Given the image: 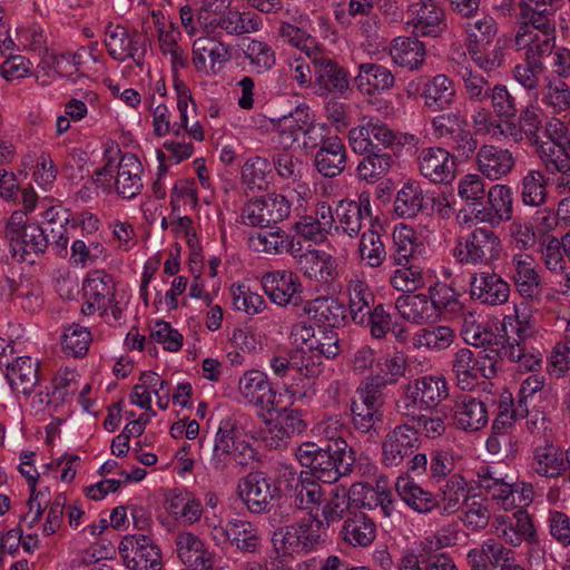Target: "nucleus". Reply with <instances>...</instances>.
<instances>
[{
  "label": "nucleus",
  "mask_w": 570,
  "mask_h": 570,
  "mask_svg": "<svg viewBox=\"0 0 570 570\" xmlns=\"http://www.w3.org/2000/svg\"><path fill=\"white\" fill-rule=\"evenodd\" d=\"M296 459L304 468L325 483H334L353 472L356 454L343 438H330L315 442H304L296 450Z\"/></svg>",
  "instance_id": "nucleus-1"
},
{
  "label": "nucleus",
  "mask_w": 570,
  "mask_h": 570,
  "mask_svg": "<svg viewBox=\"0 0 570 570\" xmlns=\"http://www.w3.org/2000/svg\"><path fill=\"white\" fill-rule=\"evenodd\" d=\"M560 0H520L518 30L512 39L515 50L525 47L553 51L557 39L556 14Z\"/></svg>",
  "instance_id": "nucleus-2"
},
{
  "label": "nucleus",
  "mask_w": 570,
  "mask_h": 570,
  "mask_svg": "<svg viewBox=\"0 0 570 570\" xmlns=\"http://www.w3.org/2000/svg\"><path fill=\"white\" fill-rule=\"evenodd\" d=\"M327 541V528L317 514L309 513L273 532L272 542L278 553L307 554L322 549Z\"/></svg>",
  "instance_id": "nucleus-3"
},
{
  "label": "nucleus",
  "mask_w": 570,
  "mask_h": 570,
  "mask_svg": "<svg viewBox=\"0 0 570 570\" xmlns=\"http://www.w3.org/2000/svg\"><path fill=\"white\" fill-rule=\"evenodd\" d=\"M120 154V149L110 147L105 150L104 159L105 165L95 171V181L104 183L108 181L111 186L110 180L114 177V171L117 169L115 177V187L117 193L122 198H134L142 189L141 173L142 166L134 154L126 153L116 164V156Z\"/></svg>",
  "instance_id": "nucleus-4"
},
{
  "label": "nucleus",
  "mask_w": 570,
  "mask_h": 570,
  "mask_svg": "<svg viewBox=\"0 0 570 570\" xmlns=\"http://www.w3.org/2000/svg\"><path fill=\"white\" fill-rule=\"evenodd\" d=\"M448 395L445 379L422 376L406 384L402 397L396 402V411L402 416L413 417L415 410H435Z\"/></svg>",
  "instance_id": "nucleus-5"
},
{
  "label": "nucleus",
  "mask_w": 570,
  "mask_h": 570,
  "mask_svg": "<svg viewBox=\"0 0 570 570\" xmlns=\"http://www.w3.org/2000/svg\"><path fill=\"white\" fill-rule=\"evenodd\" d=\"M434 135L442 139L456 157L469 158L478 147V140L469 129L468 120L460 111L443 112L432 119Z\"/></svg>",
  "instance_id": "nucleus-6"
},
{
  "label": "nucleus",
  "mask_w": 570,
  "mask_h": 570,
  "mask_svg": "<svg viewBox=\"0 0 570 570\" xmlns=\"http://www.w3.org/2000/svg\"><path fill=\"white\" fill-rule=\"evenodd\" d=\"M502 244L499 236L488 228H475L465 238L459 242L454 255L461 263L480 266H491L499 259Z\"/></svg>",
  "instance_id": "nucleus-7"
},
{
  "label": "nucleus",
  "mask_w": 570,
  "mask_h": 570,
  "mask_svg": "<svg viewBox=\"0 0 570 570\" xmlns=\"http://www.w3.org/2000/svg\"><path fill=\"white\" fill-rule=\"evenodd\" d=\"M119 556L128 570H161L159 547L146 534L125 535L118 546Z\"/></svg>",
  "instance_id": "nucleus-8"
},
{
  "label": "nucleus",
  "mask_w": 570,
  "mask_h": 570,
  "mask_svg": "<svg viewBox=\"0 0 570 570\" xmlns=\"http://www.w3.org/2000/svg\"><path fill=\"white\" fill-rule=\"evenodd\" d=\"M309 60L314 69L315 86L321 96H344L351 90L350 75L336 60L320 50L309 53Z\"/></svg>",
  "instance_id": "nucleus-9"
},
{
  "label": "nucleus",
  "mask_w": 570,
  "mask_h": 570,
  "mask_svg": "<svg viewBox=\"0 0 570 570\" xmlns=\"http://www.w3.org/2000/svg\"><path fill=\"white\" fill-rule=\"evenodd\" d=\"M262 286L268 298L279 305H292L296 308V315L302 312L305 301L302 298V283L297 274L291 271H274L265 273L262 277Z\"/></svg>",
  "instance_id": "nucleus-10"
},
{
  "label": "nucleus",
  "mask_w": 570,
  "mask_h": 570,
  "mask_svg": "<svg viewBox=\"0 0 570 570\" xmlns=\"http://www.w3.org/2000/svg\"><path fill=\"white\" fill-rule=\"evenodd\" d=\"M238 495L252 513L269 512L272 501L278 493L277 487L264 471L249 472L238 482Z\"/></svg>",
  "instance_id": "nucleus-11"
},
{
  "label": "nucleus",
  "mask_w": 570,
  "mask_h": 570,
  "mask_svg": "<svg viewBox=\"0 0 570 570\" xmlns=\"http://www.w3.org/2000/svg\"><path fill=\"white\" fill-rule=\"evenodd\" d=\"M105 46L108 55L116 61L132 59L141 66L146 53L145 39L135 30L129 33L121 24L108 23L105 31Z\"/></svg>",
  "instance_id": "nucleus-12"
},
{
  "label": "nucleus",
  "mask_w": 570,
  "mask_h": 570,
  "mask_svg": "<svg viewBox=\"0 0 570 570\" xmlns=\"http://www.w3.org/2000/svg\"><path fill=\"white\" fill-rule=\"evenodd\" d=\"M291 213V204L283 195L269 194L261 199L250 200L242 213L243 223L248 226L271 227Z\"/></svg>",
  "instance_id": "nucleus-13"
},
{
  "label": "nucleus",
  "mask_w": 570,
  "mask_h": 570,
  "mask_svg": "<svg viewBox=\"0 0 570 570\" xmlns=\"http://www.w3.org/2000/svg\"><path fill=\"white\" fill-rule=\"evenodd\" d=\"M487 204L471 203V214L480 223L491 226L508 222L513 213V193L507 185H494L488 194Z\"/></svg>",
  "instance_id": "nucleus-14"
},
{
  "label": "nucleus",
  "mask_w": 570,
  "mask_h": 570,
  "mask_svg": "<svg viewBox=\"0 0 570 570\" xmlns=\"http://www.w3.org/2000/svg\"><path fill=\"white\" fill-rule=\"evenodd\" d=\"M238 391L247 404L267 414L275 411L277 391L264 372L246 371L238 380Z\"/></svg>",
  "instance_id": "nucleus-15"
},
{
  "label": "nucleus",
  "mask_w": 570,
  "mask_h": 570,
  "mask_svg": "<svg viewBox=\"0 0 570 570\" xmlns=\"http://www.w3.org/2000/svg\"><path fill=\"white\" fill-rule=\"evenodd\" d=\"M420 446V438L414 426L405 423L390 431L382 443V460L386 466L400 465L406 456Z\"/></svg>",
  "instance_id": "nucleus-16"
},
{
  "label": "nucleus",
  "mask_w": 570,
  "mask_h": 570,
  "mask_svg": "<svg viewBox=\"0 0 570 570\" xmlns=\"http://www.w3.org/2000/svg\"><path fill=\"white\" fill-rule=\"evenodd\" d=\"M416 164L420 174L433 184L450 183L455 176L453 156L441 147H425L421 149Z\"/></svg>",
  "instance_id": "nucleus-17"
},
{
  "label": "nucleus",
  "mask_w": 570,
  "mask_h": 570,
  "mask_svg": "<svg viewBox=\"0 0 570 570\" xmlns=\"http://www.w3.org/2000/svg\"><path fill=\"white\" fill-rule=\"evenodd\" d=\"M470 295L482 304L501 305L509 299L510 285L493 271L479 272L471 276Z\"/></svg>",
  "instance_id": "nucleus-18"
},
{
  "label": "nucleus",
  "mask_w": 570,
  "mask_h": 570,
  "mask_svg": "<svg viewBox=\"0 0 570 570\" xmlns=\"http://www.w3.org/2000/svg\"><path fill=\"white\" fill-rule=\"evenodd\" d=\"M435 207V197L424 191L419 181L405 183L396 193L393 212L402 218H413L419 213L429 214Z\"/></svg>",
  "instance_id": "nucleus-19"
},
{
  "label": "nucleus",
  "mask_w": 570,
  "mask_h": 570,
  "mask_svg": "<svg viewBox=\"0 0 570 570\" xmlns=\"http://www.w3.org/2000/svg\"><path fill=\"white\" fill-rule=\"evenodd\" d=\"M178 559L188 570H214V556L204 541L193 532H179L175 537Z\"/></svg>",
  "instance_id": "nucleus-20"
},
{
  "label": "nucleus",
  "mask_w": 570,
  "mask_h": 570,
  "mask_svg": "<svg viewBox=\"0 0 570 570\" xmlns=\"http://www.w3.org/2000/svg\"><path fill=\"white\" fill-rule=\"evenodd\" d=\"M298 312V317L307 316L324 327H340L346 320V306L338 298L317 297L312 301H305Z\"/></svg>",
  "instance_id": "nucleus-21"
},
{
  "label": "nucleus",
  "mask_w": 570,
  "mask_h": 570,
  "mask_svg": "<svg viewBox=\"0 0 570 570\" xmlns=\"http://www.w3.org/2000/svg\"><path fill=\"white\" fill-rule=\"evenodd\" d=\"M347 163V151L343 140L334 135L317 149L314 156V166L318 174L325 178L341 175Z\"/></svg>",
  "instance_id": "nucleus-22"
},
{
  "label": "nucleus",
  "mask_w": 570,
  "mask_h": 570,
  "mask_svg": "<svg viewBox=\"0 0 570 570\" xmlns=\"http://www.w3.org/2000/svg\"><path fill=\"white\" fill-rule=\"evenodd\" d=\"M416 37H438L446 27L443 9L432 0H420L410 7Z\"/></svg>",
  "instance_id": "nucleus-23"
},
{
  "label": "nucleus",
  "mask_w": 570,
  "mask_h": 570,
  "mask_svg": "<svg viewBox=\"0 0 570 570\" xmlns=\"http://www.w3.org/2000/svg\"><path fill=\"white\" fill-rule=\"evenodd\" d=\"M512 279L518 293L531 301H539L542 295L541 278L529 256L515 255L512 258Z\"/></svg>",
  "instance_id": "nucleus-24"
},
{
  "label": "nucleus",
  "mask_w": 570,
  "mask_h": 570,
  "mask_svg": "<svg viewBox=\"0 0 570 570\" xmlns=\"http://www.w3.org/2000/svg\"><path fill=\"white\" fill-rule=\"evenodd\" d=\"M454 425L465 432H476L488 424L484 403L470 395L460 397L453 406Z\"/></svg>",
  "instance_id": "nucleus-25"
},
{
  "label": "nucleus",
  "mask_w": 570,
  "mask_h": 570,
  "mask_svg": "<svg viewBox=\"0 0 570 570\" xmlns=\"http://www.w3.org/2000/svg\"><path fill=\"white\" fill-rule=\"evenodd\" d=\"M355 85L363 95L374 96L392 89L395 85V77L383 65L365 62L358 66Z\"/></svg>",
  "instance_id": "nucleus-26"
},
{
  "label": "nucleus",
  "mask_w": 570,
  "mask_h": 570,
  "mask_svg": "<svg viewBox=\"0 0 570 570\" xmlns=\"http://www.w3.org/2000/svg\"><path fill=\"white\" fill-rule=\"evenodd\" d=\"M476 160L480 171L492 180L507 176L515 165L510 150L493 145L481 146Z\"/></svg>",
  "instance_id": "nucleus-27"
},
{
  "label": "nucleus",
  "mask_w": 570,
  "mask_h": 570,
  "mask_svg": "<svg viewBox=\"0 0 570 570\" xmlns=\"http://www.w3.org/2000/svg\"><path fill=\"white\" fill-rule=\"evenodd\" d=\"M296 268L309 281L327 283L334 278L336 263L327 253L318 249H307L297 256Z\"/></svg>",
  "instance_id": "nucleus-28"
},
{
  "label": "nucleus",
  "mask_w": 570,
  "mask_h": 570,
  "mask_svg": "<svg viewBox=\"0 0 570 570\" xmlns=\"http://www.w3.org/2000/svg\"><path fill=\"white\" fill-rule=\"evenodd\" d=\"M313 472H301L288 490L291 504L298 510H312L324 500V492Z\"/></svg>",
  "instance_id": "nucleus-29"
},
{
  "label": "nucleus",
  "mask_w": 570,
  "mask_h": 570,
  "mask_svg": "<svg viewBox=\"0 0 570 570\" xmlns=\"http://www.w3.org/2000/svg\"><path fill=\"white\" fill-rule=\"evenodd\" d=\"M424 105L432 111L449 109L455 101L456 90L454 82L446 75H436L429 78L422 88Z\"/></svg>",
  "instance_id": "nucleus-30"
},
{
  "label": "nucleus",
  "mask_w": 570,
  "mask_h": 570,
  "mask_svg": "<svg viewBox=\"0 0 570 570\" xmlns=\"http://www.w3.org/2000/svg\"><path fill=\"white\" fill-rule=\"evenodd\" d=\"M259 24L261 21L257 17L228 9L223 11V13L216 14L202 27L207 33H214L217 29H220L228 35L240 36L257 31Z\"/></svg>",
  "instance_id": "nucleus-31"
},
{
  "label": "nucleus",
  "mask_w": 570,
  "mask_h": 570,
  "mask_svg": "<svg viewBox=\"0 0 570 570\" xmlns=\"http://www.w3.org/2000/svg\"><path fill=\"white\" fill-rule=\"evenodd\" d=\"M336 219L343 232L355 237L362 229L364 219L371 218V204L368 197L355 200H341L335 209Z\"/></svg>",
  "instance_id": "nucleus-32"
},
{
  "label": "nucleus",
  "mask_w": 570,
  "mask_h": 570,
  "mask_svg": "<svg viewBox=\"0 0 570 570\" xmlns=\"http://www.w3.org/2000/svg\"><path fill=\"white\" fill-rule=\"evenodd\" d=\"M425 46L417 37H397L392 40L390 56L393 62L410 71L417 70L425 60Z\"/></svg>",
  "instance_id": "nucleus-33"
},
{
  "label": "nucleus",
  "mask_w": 570,
  "mask_h": 570,
  "mask_svg": "<svg viewBox=\"0 0 570 570\" xmlns=\"http://www.w3.org/2000/svg\"><path fill=\"white\" fill-rule=\"evenodd\" d=\"M524 60L513 69L514 79L527 90H534L539 85L540 76L544 71L543 58L552 55V51L539 48L525 47Z\"/></svg>",
  "instance_id": "nucleus-34"
},
{
  "label": "nucleus",
  "mask_w": 570,
  "mask_h": 570,
  "mask_svg": "<svg viewBox=\"0 0 570 570\" xmlns=\"http://www.w3.org/2000/svg\"><path fill=\"white\" fill-rule=\"evenodd\" d=\"M39 363L29 356L18 357L7 366L10 386L24 395L30 394L39 381Z\"/></svg>",
  "instance_id": "nucleus-35"
},
{
  "label": "nucleus",
  "mask_w": 570,
  "mask_h": 570,
  "mask_svg": "<svg viewBox=\"0 0 570 570\" xmlns=\"http://www.w3.org/2000/svg\"><path fill=\"white\" fill-rule=\"evenodd\" d=\"M342 539L353 547H368L376 538V525L365 513L348 517L341 530Z\"/></svg>",
  "instance_id": "nucleus-36"
},
{
  "label": "nucleus",
  "mask_w": 570,
  "mask_h": 570,
  "mask_svg": "<svg viewBox=\"0 0 570 570\" xmlns=\"http://www.w3.org/2000/svg\"><path fill=\"white\" fill-rule=\"evenodd\" d=\"M362 156L356 167V176L367 184H375L385 177L394 163L393 156L376 149L372 153H357Z\"/></svg>",
  "instance_id": "nucleus-37"
},
{
  "label": "nucleus",
  "mask_w": 570,
  "mask_h": 570,
  "mask_svg": "<svg viewBox=\"0 0 570 570\" xmlns=\"http://www.w3.org/2000/svg\"><path fill=\"white\" fill-rule=\"evenodd\" d=\"M370 328V334L375 340H383L387 333H392L397 342H405L407 337L406 330L393 321L392 315L384 308L383 304L373 307L366 313L364 324Z\"/></svg>",
  "instance_id": "nucleus-38"
},
{
  "label": "nucleus",
  "mask_w": 570,
  "mask_h": 570,
  "mask_svg": "<svg viewBox=\"0 0 570 570\" xmlns=\"http://www.w3.org/2000/svg\"><path fill=\"white\" fill-rule=\"evenodd\" d=\"M468 493L465 479L461 474H452L439 490L435 509L443 515L453 514L468 499Z\"/></svg>",
  "instance_id": "nucleus-39"
},
{
  "label": "nucleus",
  "mask_w": 570,
  "mask_h": 570,
  "mask_svg": "<svg viewBox=\"0 0 570 570\" xmlns=\"http://www.w3.org/2000/svg\"><path fill=\"white\" fill-rule=\"evenodd\" d=\"M395 490L403 502L420 513H428L438 505L436 497L421 488L410 476H399Z\"/></svg>",
  "instance_id": "nucleus-40"
},
{
  "label": "nucleus",
  "mask_w": 570,
  "mask_h": 570,
  "mask_svg": "<svg viewBox=\"0 0 570 570\" xmlns=\"http://www.w3.org/2000/svg\"><path fill=\"white\" fill-rule=\"evenodd\" d=\"M225 535L232 546L245 553H255L262 543L258 529L247 520L233 519L227 522Z\"/></svg>",
  "instance_id": "nucleus-41"
},
{
  "label": "nucleus",
  "mask_w": 570,
  "mask_h": 570,
  "mask_svg": "<svg viewBox=\"0 0 570 570\" xmlns=\"http://www.w3.org/2000/svg\"><path fill=\"white\" fill-rule=\"evenodd\" d=\"M564 455L560 448L546 443L534 449L531 468L540 476L557 478L564 471Z\"/></svg>",
  "instance_id": "nucleus-42"
},
{
  "label": "nucleus",
  "mask_w": 570,
  "mask_h": 570,
  "mask_svg": "<svg viewBox=\"0 0 570 570\" xmlns=\"http://www.w3.org/2000/svg\"><path fill=\"white\" fill-rule=\"evenodd\" d=\"M478 361L472 350L462 347L458 350L452 358V372L455 376L458 386L462 391L471 390L481 377Z\"/></svg>",
  "instance_id": "nucleus-43"
},
{
  "label": "nucleus",
  "mask_w": 570,
  "mask_h": 570,
  "mask_svg": "<svg viewBox=\"0 0 570 570\" xmlns=\"http://www.w3.org/2000/svg\"><path fill=\"white\" fill-rule=\"evenodd\" d=\"M115 291L112 276L102 271L90 272L82 284L83 298L94 299L107 309L115 301Z\"/></svg>",
  "instance_id": "nucleus-44"
},
{
  "label": "nucleus",
  "mask_w": 570,
  "mask_h": 570,
  "mask_svg": "<svg viewBox=\"0 0 570 570\" xmlns=\"http://www.w3.org/2000/svg\"><path fill=\"white\" fill-rule=\"evenodd\" d=\"M394 307L402 318L416 325L426 323L433 315L424 294H402L395 299Z\"/></svg>",
  "instance_id": "nucleus-45"
},
{
  "label": "nucleus",
  "mask_w": 570,
  "mask_h": 570,
  "mask_svg": "<svg viewBox=\"0 0 570 570\" xmlns=\"http://www.w3.org/2000/svg\"><path fill=\"white\" fill-rule=\"evenodd\" d=\"M206 57L210 60V68L229 60L228 48L212 38L200 37L193 43V62L197 70H206Z\"/></svg>",
  "instance_id": "nucleus-46"
},
{
  "label": "nucleus",
  "mask_w": 570,
  "mask_h": 570,
  "mask_svg": "<svg viewBox=\"0 0 570 570\" xmlns=\"http://www.w3.org/2000/svg\"><path fill=\"white\" fill-rule=\"evenodd\" d=\"M548 178L541 170H529L521 179L519 193L522 203L525 206L539 207L547 202L548 197Z\"/></svg>",
  "instance_id": "nucleus-47"
},
{
  "label": "nucleus",
  "mask_w": 570,
  "mask_h": 570,
  "mask_svg": "<svg viewBox=\"0 0 570 570\" xmlns=\"http://www.w3.org/2000/svg\"><path fill=\"white\" fill-rule=\"evenodd\" d=\"M534 153L549 174H559L570 164V145L567 142L542 141L534 147Z\"/></svg>",
  "instance_id": "nucleus-48"
},
{
  "label": "nucleus",
  "mask_w": 570,
  "mask_h": 570,
  "mask_svg": "<svg viewBox=\"0 0 570 570\" xmlns=\"http://www.w3.org/2000/svg\"><path fill=\"white\" fill-rule=\"evenodd\" d=\"M350 312L355 324H364L366 313L373 309L375 296L368 285L361 279H353L348 284Z\"/></svg>",
  "instance_id": "nucleus-49"
},
{
  "label": "nucleus",
  "mask_w": 570,
  "mask_h": 570,
  "mask_svg": "<svg viewBox=\"0 0 570 570\" xmlns=\"http://www.w3.org/2000/svg\"><path fill=\"white\" fill-rule=\"evenodd\" d=\"M384 381L379 377L367 376L364 379L356 389L355 395L352 397V403L367 406L370 410L383 412L384 405Z\"/></svg>",
  "instance_id": "nucleus-50"
},
{
  "label": "nucleus",
  "mask_w": 570,
  "mask_h": 570,
  "mask_svg": "<svg viewBox=\"0 0 570 570\" xmlns=\"http://www.w3.org/2000/svg\"><path fill=\"white\" fill-rule=\"evenodd\" d=\"M306 352L301 348L295 353L291 354V357L276 355L273 356L269 361L271 368L275 376L279 379H284L289 375L293 371L304 373L305 375H315L318 372V368L315 366V363L309 365V363L304 362V355Z\"/></svg>",
  "instance_id": "nucleus-51"
},
{
  "label": "nucleus",
  "mask_w": 570,
  "mask_h": 570,
  "mask_svg": "<svg viewBox=\"0 0 570 570\" xmlns=\"http://www.w3.org/2000/svg\"><path fill=\"white\" fill-rule=\"evenodd\" d=\"M455 338L454 331L444 325L421 328L414 336L415 347H428L434 351L448 348Z\"/></svg>",
  "instance_id": "nucleus-52"
},
{
  "label": "nucleus",
  "mask_w": 570,
  "mask_h": 570,
  "mask_svg": "<svg viewBox=\"0 0 570 570\" xmlns=\"http://www.w3.org/2000/svg\"><path fill=\"white\" fill-rule=\"evenodd\" d=\"M352 495L361 494L362 498L358 499L362 507L372 508L373 502L374 505H380L384 515L391 517L395 511V500L392 497V492L387 489L382 488V491L372 490V487L368 484L355 483L351 487Z\"/></svg>",
  "instance_id": "nucleus-53"
},
{
  "label": "nucleus",
  "mask_w": 570,
  "mask_h": 570,
  "mask_svg": "<svg viewBox=\"0 0 570 570\" xmlns=\"http://www.w3.org/2000/svg\"><path fill=\"white\" fill-rule=\"evenodd\" d=\"M403 267L396 269L394 274L391 276V285L396 291L403 293H413L416 289L424 286V268L414 262L405 265L403 263Z\"/></svg>",
  "instance_id": "nucleus-54"
},
{
  "label": "nucleus",
  "mask_w": 570,
  "mask_h": 570,
  "mask_svg": "<svg viewBox=\"0 0 570 570\" xmlns=\"http://www.w3.org/2000/svg\"><path fill=\"white\" fill-rule=\"evenodd\" d=\"M249 237L250 245L267 254H281L288 246V235L279 227H266Z\"/></svg>",
  "instance_id": "nucleus-55"
},
{
  "label": "nucleus",
  "mask_w": 570,
  "mask_h": 570,
  "mask_svg": "<svg viewBox=\"0 0 570 570\" xmlns=\"http://www.w3.org/2000/svg\"><path fill=\"white\" fill-rule=\"evenodd\" d=\"M461 336L466 344L474 347L492 345L495 340L493 332L480 323L472 313L462 317Z\"/></svg>",
  "instance_id": "nucleus-56"
},
{
  "label": "nucleus",
  "mask_w": 570,
  "mask_h": 570,
  "mask_svg": "<svg viewBox=\"0 0 570 570\" xmlns=\"http://www.w3.org/2000/svg\"><path fill=\"white\" fill-rule=\"evenodd\" d=\"M350 410L352 414V425L353 428L362 434L379 435L380 425L383 422V412H376L370 410V407H365L363 405H358V403L350 404Z\"/></svg>",
  "instance_id": "nucleus-57"
},
{
  "label": "nucleus",
  "mask_w": 570,
  "mask_h": 570,
  "mask_svg": "<svg viewBox=\"0 0 570 570\" xmlns=\"http://www.w3.org/2000/svg\"><path fill=\"white\" fill-rule=\"evenodd\" d=\"M493 112L500 120L513 119L518 114L517 98L507 86L497 83L489 95Z\"/></svg>",
  "instance_id": "nucleus-58"
},
{
  "label": "nucleus",
  "mask_w": 570,
  "mask_h": 570,
  "mask_svg": "<svg viewBox=\"0 0 570 570\" xmlns=\"http://www.w3.org/2000/svg\"><path fill=\"white\" fill-rule=\"evenodd\" d=\"M350 493L345 487H335L331 490L330 499L323 505L321 521H324L326 528L331 523L336 522L343 518L344 512L350 507Z\"/></svg>",
  "instance_id": "nucleus-59"
},
{
  "label": "nucleus",
  "mask_w": 570,
  "mask_h": 570,
  "mask_svg": "<svg viewBox=\"0 0 570 570\" xmlns=\"http://www.w3.org/2000/svg\"><path fill=\"white\" fill-rule=\"evenodd\" d=\"M358 252L362 261L371 267L381 266L386 258V250L381 236L373 230L362 234Z\"/></svg>",
  "instance_id": "nucleus-60"
},
{
  "label": "nucleus",
  "mask_w": 570,
  "mask_h": 570,
  "mask_svg": "<svg viewBox=\"0 0 570 570\" xmlns=\"http://www.w3.org/2000/svg\"><path fill=\"white\" fill-rule=\"evenodd\" d=\"M483 551L492 570H512L519 566L515 552L494 539L483 541Z\"/></svg>",
  "instance_id": "nucleus-61"
},
{
  "label": "nucleus",
  "mask_w": 570,
  "mask_h": 570,
  "mask_svg": "<svg viewBox=\"0 0 570 570\" xmlns=\"http://www.w3.org/2000/svg\"><path fill=\"white\" fill-rule=\"evenodd\" d=\"M48 235L38 224H29L28 229L22 233L21 243L17 248L21 249L20 261L26 262L30 253L43 254L48 247Z\"/></svg>",
  "instance_id": "nucleus-62"
},
{
  "label": "nucleus",
  "mask_w": 570,
  "mask_h": 570,
  "mask_svg": "<svg viewBox=\"0 0 570 570\" xmlns=\"http://www.w3.org/2000/svg\"><path fill=\"white\" fill-rule=\"evenodd\" d=\"M90 342V332L77 324L69 326L61 338L62 350L73 357L83 356L88 351Z\"/></svg>",
  "instance_id": "nucleus-63"
},
{
  "label": "nucleus",
  "mask_w": 570,
  "mask_h": 570,
  "mask_svg": "<svg viewBox=\"0 0 570 570\" xmlns=\"http://www.w3.org/2000/svg\"><path fill=\"white\" fill-rule=\"evenodd\" d=\"M273 165L278 176L292 183H299L304 175L303 161L291 153L278 151L273 156Z\"/></svg>",
  "instance_id": "nucleus-64"
}]
</instances>
